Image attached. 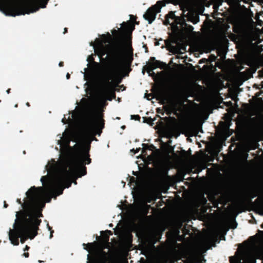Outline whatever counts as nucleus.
Wrapping results in <instances>:
<instances>
[{
  "label": "nucleus",
  "mask_w": 263,
  "mask_h": 263,
  "mask_svg": "<svg viewBox=\"0 0 263 263\" xmlns=\"http://www.w3.org/2000/svg\"><path fill=\"white\" fill-rule=\"evenodd\" d=\"M165 47H166L168 44V41L167 40H165Z\"/></svg>",
  "instance_id": "obj_49"
},
{
  "label": "nucleus",
  "mask_w": 263,
  "mask_h": 263,
  "mask_svg": "<svg viewBox=\"0 0 263 263\" xmlns=\"http://www.w3.org/2000/svg\"><path fill=\"white\" fill-rule=\"evenodd\" d=\"M160 41H163V40L162 39H160L159 40H157V39H155V42H154L155 46H159L160 45H161V48H164V45L163 44H161L160 43Z\"/></svg>",
  "instance_id": "obj_26"
},
{
  "label": "nucleus",
  "mask_w": 263,
  "mask_h": 263,
  "mask_svg": "<svg viewBox=\"0 0 263 263\" xmlns=\"http://www.w3.org/2000/svg\"><path fill=\"white\" fill-rule=\"evenodd\" d=\"M168 235H169L168 232H166L165 235V238H168L169 237Z\"/></svg>",
  "instance_id": "obj_44"
},
{
  "label": "nucleus",
  "mask_w": 263,
  "mask_h": 263,
  "mask_svg": "<svg viewBox=\"0 0 263 263\" xmlns=\"http://www.w3.org/2000/svg\"><path fill=\"white\" fill-rule=\"evenodd\" d=\"M165 138H166L167 137L166 130H167V122H168V118L167 117H165Z\"/></svg>",
  "instance_id": "obj_36"
},
{
  "label": "nucleus",
  "mask_w": 263,
  "mask_h": 263,
  "mask_svg": "<svg viewBox=\"0 0 263 263\" xmlns=\"http://www.w3.org/2000/svg\"><path fill=\"white\" fill-rule=\"evenodd\" d=\"M71 119L70 118V116L68 117V120L66 119V117H64L62 120V122L64 124H67L69 123V121H71Z\"/></svg>",
  "instance_id": "obj_32"
},
{
  "label": "nucleus",
  "mask_w": 263,
  "mask_h": 263,
  "mask_svg": "<svg viewBox=\"0 0 263 263\" xmlns=\"http://www.w3.org/2000/svg\"><path fill=\"white\" fill-rule=\"evenodd\" d=\"M168 204V200H165V230H166L168 228V222H167V206Z\"/></svg>",
  "instance_id": "obj_22"
},
{
  "label": "nucleus",
  "mask_w": 263,
  "mask_h": 263,
  "mask_svg": "<svg viewBox=\"0 0 263 263\" xmlns=\"http://www.w3.org/2000/svg\"><path fill=\"white\" fill-rule=\"evenodd\" d=\"M10 90H11V89H10V88H9V89H8L7 90V92L8 93H10Z\"/></svg>",
  "instance_id": "obj_53"
},
{
  "label": "nucleus",
  "mask_w": 263,
  "mask_h": 263,
  "mask_svg": "<svg viewBox=\"0 0 263 263\" xmlns=\"http://www.w3.org/2000/svg\"><path fill=\"white\" fill-rule=\"evenodd\" d=\"M165 114L169 115L170 112L168 110L167 103L168 101V84L167 83V73L166 70L168 68V65L165 63Z\"/></svg>",
  "instance_id": "obj_16"
},
{
  "label": "nucleus",
  "mask_w": 263,
  "mask_h": 263,
  "mask_svg": "<svg viewBox=\"0 0 263 263\" xmlns=\"http://www.w3.org/2000/svg\"><path fill=\"white\" fill-rule=\"evenodd\" d=\"M160 148H157L153 144L142 143V148L130 150L134 155L141 150L140 157L147 164H152L154 168L148 180V185L152 189H160L161 193H164V142L160 140Z\"/></svg>",
  "instance_id": "obj_2"
},
{
  "label": "nucleus",
  "mask_w": 263,
  "mask_h": 263,
  "mask_svg": "<svg viewBox=\"0 0 263 263\" xmlns=\"http://www.w3.org/2000/svg\"><path fill=\"white\" fill-rule=\"evenodd\" d=\"M23 255L25 256L26 258H28L29 256V254L28 252H25Z\"/></svg>",
  "instance_id": "obj_38"
},
{
  "label": "nucleus",
  "mask_w": 263,
  "mask_h": 263,
  "mask_svg": "<svg viewBox=\"0 0 263 263\" xmlns=\"http://www.w3.org/2000/svg\"><path fill=\"white\" fill-rule=\"evenodd\" d=\"M154 81L152 86V93H145L144 98L151 100L156 98L161 104H164V62L151 57L143 67Z\"/></svg>",
  "instance_id": "obj_4"
},
{
  "label": "nucleus",
  "mask_w": 263,
  "mask_h": 263,
  "mask_svg": "<svg viewBox=\"0 0 263 263\" xmlns=\"http://www.w3.org/2000/svg\"><path fill=\"white\" fill-rule=\"evenodd\" d=\"M161 227L162 232L164 231V207L161 209Z\"/></svg>",
  "instance_id": "obj_19"
},
{
  "label": "nucleus",
  "mask_w": 263,
  "mask_h": 263,
  "mask_svg": "<svg viewBox=\"0 0 263 263\" xmlns=\"http://www.w3.org/2000/svg\"><path fill=\"white\" fill-rule=\"evenodd\" d=\"M102 234V239L104 243H108L109 240V235L112 234V232L110 230H106L105 231L101 232Z\"/></svg>",
  "instance_id": "obj_18"
},
{
  "label": "nucleus",
  "mask_w": 263,
  "mask_h": 263,
  "mask_svg": "<svg viewBox=\"0 0 263 263\" xmlns=\"http://www.w3.org/2000/svg\"><path fill=\"white\" fill-rule=\"evenodd\" d=\"M185 91L183 89L178 88L174 90L171 93V99L173 104V111L175 115L178 114V111L180 110V107L178 105V102L182 98H186Z\"/></svg>",
  "instance_id": "obj_13"
},
{
  "label": "nucleus",
  "mask_w": 263,
  "mask_h": 263,
  "mask_svg": "<svg viewBox=\"0 0 263 263\" xmlns=\"http://www.w3.org/2000/svg\"><path fill=\"white\" fill-rule=\"evenodd\" d=\"M30 222L28 228L25 232L23 230H17V226L13 224L14 229H10L9 232V237L12 244L14 246L19 245V238H21V242L24 243L27 238L33 239L37 234V231L39 230V226L42 220L36 219Z\"/></svg>",
  "instance_id": "obj_7"
},
{
  "label": "nucleus",
  "mask_w": 263,
  "mask_h": 263,
  "mask_svg": "<svg viewBox=\"0 0 263 263\" xmlns=\"http://www.w3.org/2000/svg\"><path fill=\"white\" fill-rule=\"evenodd\" d=\"M29 249H30V247L26 245L25 246V248L24 249V251H28L29 250Z\"/></svg>",
  "instance_id": "obj_39"
},
{
  "label": "nucleus",
  "mask_w": 263,
  "mask_h": 263,
  "mask_svg": "<svg viewBox=\"0 0 263 263\" xmlns=\"http://www.w3.org/2000/svg\"><path fill=\"white\" fill-rule=\"evenodd\" d=\"M161 263H164V242H161Z\"/></svg>",
  "instance_id": "obj_24"
},
{
  "label": "nucleus",
  "mask_w": 263,
  "mask_h": 263,
  "mask_svg": "<svg viewBox=\"0 0 263 263\" xmlns=\"http://www.w3.org/2000/svg\"><path fill=\"white\" fill-rule=\"evenodd\" d=\"M240 61L242 64H246L248 66L250 65V62H248V59L247 55L245 53H242L240 55Z\"/></svg>",
  "instance_id": "obj_20"
},
{
  "label": "nucleus",
  "mask_w": 263,
  "mask_h": 263,
  "mask_svg": "<svg viewBox=\"0 0 263 263\" xmlns=\"http://www.w3.org/2000/svg\"><path fill=\"white\" fill-rule=\"evenodd\" d=\"M102 36L103 37H105V34H103V35H102Z\"/></svg>",
  "instance_id": "obj_60"
},
{
  "label": "nucleus",
  "mask_w": 263,
  "mask_h": 263,
  "mask_svg": "<svg viewBox=\"0 0 263 263\" xmlns=\"http://www.w3.org/2000/svg\"><path fill=\"white\" fill-rule=\"evenodd\" d=\"M46 168L47 170L50 171H55L57 168L56 163L48 164L46 166Z\"/></svg>",
  "instance_id": "obj_21"
},
{
  "label": "nucleus",
  "mask_w": 263,
  "mask_h": 263,
  "mask_svg": "<svg viewBox=\"0 0 263 263\" xmlns=\"http://www.w3.org/2000/svg\"><path fill=\"white\" fill-rule=\"evenodd\" d=\"M190 20L194 24H196L199 21V17L198 16H193L190 18Z\"/></svg>",
  "instance_id": "obj_25"
},
{
  "label": "nucleus",
  "mask_w": 263,
  "mask_h": 263,
  "mask_svg": "<svg viewBox=\"0 0 263 263\" xmlns=\"http://www.w3.org/2000/svg\"><path fill=\"white\" fill-rule=\"evenodd\" d=\"M130 18L133 21H136V17H134L133 15H130Z\"/></svg>",
  "instance_id": "obj_42"
},
{
  "label": "nucleus",
  "mask_w": 263,
  "mask_h": 263,
  "mask_svg": "<svg viewBox=\"0 0 263 263\" xmlns=\"http://www.w3.org/2000/svg\"><path fill=\"white\" fill-rule=\"evenodd\" d=\"M42 205H43V207L45 206V203L42 202Z\"/></svg>",
  "instance_id": "obj_56"
},
{
  "label": "nucleus",
  "mask_w": 263,
  "mask_h": 263,
  "mask_svg": "<svg viewBox=\"0 0 263 263\" xmlns=\"http://www.w3.org/2000/svg\"><path fill=\"white\" fill-rule=\"evenodd\" d=\"M118 33V30H116L115 29H114L112 31V33L113 34H115V33Z\"/></svg>",
  "instance_id": "obj_43"
},
{
  "label": "nucleus",
  "mask_w": 263,
  "mask_h": 263,
  "mask_svg": "<svg viewBox=\"0 0 263 263\" xmlns=\"http://www.w3.org/2000/svg\"><path fill=\"white\" fill-rule=\"evenodd\" d=\"M164 6V0L159 1L157 3L149 7L143 15L144 18L148 24H152L155 20L157 13L160 12L161 9Z\"/></svg>",
  "instance_id": "obj_12"
},
{
  "label": "nucleus",
  "mask_w": 263,
  "mask_h": 263,
  "mask_svg": "<svg viewBox=\"0 0 263 263\" xmlns=\"http://www.w3.org/2000/svg\"><path fill=\"white\" fill-rule=\"evenodd\" d=\"M236 226H237V223H236V224H235V227H232V228H233V229H235V228H236Z\"/></svg>",
  "instance_id": "obj_58"
},
{
  "label": "nucleus",
  "mask_w": 263,
  "mask_h": 263,
  "mask_svg": "<svg viewBox=\"0 0 263 263\" xmlns=\"http://www.w3.org/2000/svg\"><path fill=\"white\" fill-rule=\"evenodd\" d=\"M162 105H163L162 109H161L160 108H158L157 109V113L161 114L162 115H163L164 113V104H162Z\"/></svg>",
  "instance_id": "obj_31"
},
{
  "label": "nucleus",
  "mask_w": 263,
  "mask_h": 263,
  "mask_svg": "<svg viewBox=\"0 0 263 263\" xmlns=\"http://www.w3.org/2000/svg\"><path fill=\"white\" fill-rule=\"evenodd\" d=\"M117 74L115 76L111 75V73H110V76L105 78L104 83L103 85L102 89L103 92L106 95L110 97V98L108 99L109 101L112 100V99L116 98V93L115 91L116 89L115 87L112 85V82H110V80H111L112 77H116L117 76L120 75Z\"/></svg>",
  "instance_id": "obj_14"
},
{
  "label": "nucleus",
  "mask_w": 263,
  "mask_h": 263,
  "mask_svg": "<svg viewBox=\"0 0 263 263\" xmlns=\"http://www.w3.org/2000/svg\"><path fill=\"white\" fill-rule=\"evenodd\" d=\"M47 227L48 228V229L49 231H50V237L51 238L52 237V233H53V231L51 230V228L49 226L48 224H47Z\"/></svg>",
  "instance_id": "obj_37"
},
{
  "label": "nucleus",
  "mask_w": 263,
  "mask_h": 263,
  "mask_svg": "<svg viewBox=\"0 0 263 263\" xmlns=\"http://www.w3.org/2000/svg\"><path fill=\"white\" fill-rule=\"evenodd\" d=\"M260 227L261 229H263V223L260 225Z\"/></svg>",
  "instance_id": "obj_57"
},
{
  "label": "nucleus",
  "mask_w": 263,
  "mask_h": 263,
  "mask_svg": "<svg viewBox=\"0 0 263 263\" xmlns=\"http://www.w3.org/2000/svg\"><path fill=\"white\" fill-rule=\"evenodd\" d=\"M162 22H163V24L164 25V21H163Z\"/></svg>",
  "instance_id": "obj_62"
},
{
  "label": "nucleus",
  "mask_w": 263,
  "mask_h": 263,
  "mask_svg": "<svg viewBox=\"0 0 263 263\" xmlns=\"http://www.w3.org/2000/svg\"><path fill=\"white\" fill-rule=\"evenodd\" d=\"M167 240L165 239V263H168V256H167Z\"/></svg>",
  "instance_id": "obj_28"
},
{
  "label": "nucleus",
  "mask_w": 263,
  "mask_h": 263,
  "mask_svg": "<svg viewBox=\"0 0 263 263\" xmlns=\"http://www.w3.org/2000/svg\"><path fill=\"white\" fill-rule=\"evenodd\" d=\"M182 0H165V4L171 2L173 4H178L180 3Z\"/></svg>",
  "instance_id": "obj_30"
},
{
  "label": "nucleus",
  "mask_w": 263,
  "mask_h": 263,
  "mask_svg": "<svg viewBox=\"0 0 263 263\" xmlns=\"http://www.w3.org/2000/svg\"><path fill=\"white\" fill-rule=\"evenodd\" d=\"M123 26L126 29H129L132 27H133V29H134L135 26L133 24H132L130 22H127V23H123Z\"/></svg>",
  "instance_id": "obj_23"
},
{
  "label": "nucleus",
  "mask_w": 263,
  "mask_h": 263,
  "mask_svg": "<svg viewBox=\"0 0 263 263\" xmlns=\"http://www.w3.org/2000/svg\"><path fill=\"white\" fill-rule=\"evenodd\" d=\"M48 178L47 176H42L41 178V181L42 182V183L44 184L45 182L47 180Z\"/></svg>",
  "instance_id": "obj_35"
},
{
  "label": "nucleus",
  "mask_w": 263,
  "mask_h": 263,
  "mask_svg": "<svg viewBox=\"0 0 263 263\" xmlns=\"http://www.w3.org/2000/svg\"><path fill=\"white\" fill-rule=\"evenodd\" d=\"M17 106H18V105L17 104L15 105V107H17Z\"/></svg>",
  "instance_id": "obj_61"
},
{
  "label": "nucleus",
  "mask_w": 263,
  "mask_h": 263,
  "mask_svg": "<svg viewBox=\"0 0 263 263\" xmlns=\"http://www.w3.org/2000/svg\"><path fill=\"white\" fill-rule=\"evenodd\" d=\"M107 35L108 36V37H109V38H111V35L109 34V33H107Z\"/></svg>",
  "instance_id": "obj_52"
},
{
  "label": "nucleus",
  "mask_w": 263,
  "mask_h": 263,
  "mask_svg": "<svg viewBox=\"0 0 263 263\" xmlns=\"http://www.w3.org/2000/svg\"><path fill=\"white\" fill-rule=\"evenodd\" d=\"M73 183L75 184H77V181L75 180L74 181H73Z\"/></svg>",
  "instance_id": "obj_59"
},
{
  "label": "nucleus",
  "mask_w": 263,
  "mask_h": 263,
  "mask_svg": "<svg viewBox=\"0 0 263 263\" xmlns=\"http://www.w3.org/2000/svg\"><path fill=\"white\" fill-rule=\"evenodd\" d=\"M26 105L28 106V107H29L30 106V103L29 102H27Z\"/></svg>",
  "instance_id": "obj_51"
},
{
  "label": "nucleus",
  "mask_w": 263,
  "mask_h": 263,
  "mask_svg": "<svg viewBox=\"0 0 263 263\" xmlns=\"http://www.w3.org/2000/svg\"><path fill=\"white\" fill-rule=\"evenodd\" d=\"M193 29H194V27L192 26H191V25L189 26V30L190 31H193Z\"/></svg>",
  "instance_id": "obj_40"
},
{
  "label": "nucleus",
  "mask_w": 263,
  "mask_h": 263,
  "mask_svg": "<svg viewBox=\"0 0 263 263\" xmlns=\"http://www.w3.org/2000/svg\"><path fill=\"white\" fill-rule=\"evenodd\" d=\"M66 78L67 79H69L70 78V74L68 73L66 74Z\"/></svg>",
  "instance_id": "obj_48"
},
{
  "label": "nucleus",
  "mask_w": 263,
  "mask_h": 263,
  "mask_svg": "<svg viewBox=\"0 0 263 263\" xmlns=\"http://www.w3.org/2000/svg\"><path fill=\"white\" fill-rule=\"evenodd\" d=\"M163 196H161V201H162V202H163Z\"/></svg>",
  "instance_id": "obj_54"
},
{
  "label": "nucleus",
  "mask_w": 263,
  "mask_h": 263,
  "mask_svg": "<svg viewBox=\"0 0 263 263\" xmlns=\"http://www.w3.org/2000/svg\"><path fill=\"white\" fill-rule=\"evenodd\" d=\"M102 253L103 254H104V255H106V253H105V251H103L102 252Z\"/></svg>",
  "instance_id": "obj_55"
},
{
  "label": "nucleus",
  "mask_w": 263,
  "mask_h": 263,
  "mask_svg": "<svg viewBox=\"0 0 263 263\" xmlns=\"http://www.w3.org/2000/svg\"><path fill=\"white\" fill-rule=\"evenodd\" d=\"M109 226H110V227H111V226H112V224H110L109 225Z\"/></svg>",
  "instance_id": "obj_63"
},
{
  "label": "nucleus",
  "mask_w": 263,
  "mask_h": 263,
  "mask_svg": "<svg viewBox=\"0 0 263 263\" xmlns=\"http://www.w3.org/2000/svg\"><path fill=\"white\" fill-rule=\"evenodd\" d=\"M66 32H67V28H64V33H66Z\"/></svg>",
  "instance_id": "obj_47"
},
{
  "label": "nucleus",
  "mask_w": 263,
  "mask_h": 263,
  "mask_svg": "<svg viewBox=\"0 0 263 263\" xmlns=\"http://www.w3.org/2000/svg\"><path fill=\"white\" fill-rule=\"evenodd\" d=\"M43 191L42 186L36 187L33 186L26 193L27 198L24 199V202L21 201V199H17V202L23 208L16 212L14 225L17 226V231L22 230L23 232H25L30 222L43 216L41 213H36L34 210L37 206Z\"/></svg>",
  "instance_id": "obj_3"
},
{
  "label": "nucleus",
  "mask_w": 263,
  "mask_h": 263,
  "mask_svg": "<svg viewBox=\"0 0 263 263\" xmlns=\"http://www.w3.org/2000/svg\"><path fill=\"white\" fill-rule=\"evenodd\" d=\"M140 119H141V118H140V116L138 115L131 116V119L140 121Z\"/></svg>",
  "instance_id": "obj_33"
},
{
  "label": "nucleus",
  "mask_w": 263,
  "mask_h": 263,
  "mask_svg": "<svg viewBox=\"0 0 263 263\" xmlns=\"http://www.w3.org/2000/svg\"><path fill=\"white\" fill-rule=\"evenodd\" d=\"M104 122L102 117L93 114H90L85 118L83 126L85 133L90 138L89 143L93 140H98L95 136L101 135L102 129L104 128Z\"/></svg>",
  "instance_id": "obj_8"
},
{
  "label": "nucleus",
  "mask_w": 263,
  "mask_h": 263,
  "mask_svg": "<svg viewBox=\"0 0 263 263\" xmlns=\"http://www.w3.org/2000/svg\"><path fill=\"white\" fill-rule=\"evenodd\" d=\"M87 61L88 62H94V64L96 65H99L98 63L94 62V58H93V55L92 54L89 55L88 57Z\"/></svg>",
  "instance_id": "obj_27"
},
{
  "label": "nucleus",
  "mask_w": 263,
  "mask_h": 263,
  "mask_svg": "<svg viewBox=\"0 0 263 263\" xmlns=\"http://www.w3.org/2000/svg\"><path fill=\"white\" fill-rule=\"evenodd\" d=\"M176 18L174 12L171 11L165 15V26L173 24Z\"/></svg>",
  "instance_id": "obj_17"
},
{
  "label": "nucleus",
  "mask_w": 263,
  "mask_h": 263,
  "mask_svg": "<svg viewBox=\"0 0 263 263\" xmlns=\"http://www.w3.org/2000/svg\"><path fill=\"white\" fill-rule=\"evenodd\" d=\"M143 122L146 123L151 126L156 124L155 126L156 132L158 135V138L156 140L160 143L162 138H164V118H162L159 115H157L154 118L151 117H143Z\"/></svg>",
  "instance_id": "obj_11"
},
{
  "label": "nucleus",
  "mask_w": 263,
  "mask_h": 263,
  "mask_svg": "<svg viewBox=\"0 0 263 263\" xmlns=\"http://www.w3.org/2000/svg\"><path fill=\"white\" fill-rule=\"evenodd\" d=\"M59 65L60 67H63L64 66V62H60L59 64Z\"/></svg>",
  "instance_id": "obj_41"
},
{
  "label": "nucleus",
  "mask_w": 263,
  "mask_h": 263,
  "mask_svg": "<svg viewBox=\"0 0 263 263\" xmlns=\"http://www.w3.org/2000/svg\"><path fill=\"white\" fill-rule=\"evenodd\" d=\"M84 248L85 250H87L89 252H90V249H88L86 247L88 246L89 247H90L91 248H92L93 247V243H88L87 245L85 243H83Z\"/></svg>",
  "instance_id": "obj_29"
},
{
  "label": "nucleus",
  "mask_w": 263,
  "mask_h": 263,
  "mask_svg": "<svg viewBox=\"0 0 263 263\" xmlns=\"http://www.w3.org/2000/svg\"><path fill=\"white\" fill-rule=\"evenodd\" d=\"M258 233L261 234H263V231L258 230Z\"/></svg>",
  "instance_id": "obj_50"
},
{
  "label": "nucleus",
  "mask_w": 263,
  "mask_h": 263,
  "mask_svg": "<svg viewBox=\"0 0 263 263\" xmlns=\"http://www.w3.org/2000/svg\"><path fill=\"white\" fill-rule=\"evenodd\" d=\"M257 188L253 185H249L243 193L241 198L243 200L250 201L252 198L258 196Z\"/></svg>",
  "instance_id": "obj_15"
},
{
  "label": "nucleus",
  "mask_w": 263,
  "mask_h": 263,
  "mask_svg": "<svg viewBox=\"0 0 263 263\" xmlns=\"http://www.w3.org/2000/svg\"><path fill=\"white\" fill-rule=\"evenodd\" d=\"M4 208H6L8 206V204L6 203V202H4Z\"/></svg>",
  "instance_id": "obj_45"
},
{
  "label": "nucleus",
  "mask_w": 263,
  "mask_h": 263,
  "mask_svg": "<svg viewBox=\"0 0 263 263\" xmlns=\"http://www.w3.org/2000/svg\"><path fill=\"white\" fill-rule=\"evenodd\" d=\"M90 258H91V256H90V254H88L87 255V259H88V260H90Z\"/></svg>",
  "instance_id": "obj_46"
},
{
  "label": "nucleus",
  "mask_w": 263,
  "mask_h": 263,
  "mask_svg": "<svg viewBox=\"0 0 263 263\" xmlns=\"http://www.w3.org/2000/svg\"><path fill=\"white\" fill-rule=\"evenodd\" d=\"M68 163H62L60 166L54 181L49 184L48 187L50 190L55 188L57 196L62 194L64 188H68L71 185L70 179L75 177L74 174L78 172V168L76 166L70 169H68Z\"/></svg>",
  "instance_id": "obj_5"
},
{
  "label": "nucleus",
  "mask_w": 263,
  "mask_h": 263,
  "mask_svg": "<svg viewBox=\"0 0 263 263\" xmlns=\"http://www.w3.org/2000/svg\"><path fill=\"white\" fill-rule=\"evenodd\" d=\"M90 146V145L89 146ZM90 147L87 151L78 154L74 158V163L70 166L69 165L68 169L76 166L78 168V172L74 174V176L77 177H81L85 175L87 173L86 167L85 164H89L91 162V159L89 158V151Z\"/></svg>",
  "instance_id": "obj_10"
},
{
  "label": "nucleus",
  "mask_w": 263,
  "mask_h": 263,
  "mask_svg": "<svg viewBox=\"0 0 263 263\" xmlns=\"http://www.w3.org/2000/svg\"><path fill=\"white\" fill-rule=\"evenodd\" d=\"M96 43L91 42L90 46H93L95 53L102 60L103 57L107 54L108 61L111 66L110 73L115 76L127 72L126 76L131 71L130 66L133 61V49L130 55L125 57V47L124 43L120 39H118L116 42L104 45L103 43H108L106 40L104 41L97 39Z\"/></svg>",
  "instance_id": "obj_1"
},
{
  "label": "nucleus",
  "mask_w": 263,
  "mask_h": 263,
  "mask_svg": "<svg viewBox=\"0 0 263 263\" xmlns=\"http://www.w3.org/2000/svg\"><path fill=\"white\" fill-rule=\"evenodd\" d=\"M47 3L48 2L46 0H39L40 6H39L38 4L33 1H29L19 5L6 7L4 13L7 15L12 16L29 14L38 11L40 7L45 8Z\"/></svg>",
  "instance_id": "obj_9"
},
{
  "label": "nucleus",
  "mask_w": 263,
  "mask_h": 263,
  "mask_svg": "<svg viewBox=\"0 0 263 263\" xmlns=\"http://www.w3.org/2000/svg\"><path fill=\"white\" fill-rule=\"evenodd\" d=\"M171 141L165 142V194L167 193L169 186L167 184L168 168L167 164H191V152L182 150L181 152H175L174 147L170 146Z\"/></svg>",
  "instance_id": "obj_6"
},
{
  "label": "nucleus",
  "mask_w": 263,
  "mask_h": 263,
  "mask_svg": "<svg viewBox=\"0 0 263 263\" xmlns=\"http://www.w3.org/2000/svg\"><path fill=\"white\" fill-rule=\"evenodd\" d=\"M46 1L48 2L49 0H46Z\"/></svg>",
  "instance_id": "obj_64"
},
{
  "label": "nucleus",
  "mask_w": 263,
  "mask_h": 263,
  "mask_svg": "<svg viewBox=\"0 0 263 263\" xmlns=\"http://www.w3.org/2000/svg\"><path fill=\"white\" fill-rule=\"evenodd\" d=\"M182 224L181 223H179L178 228L175 230V235H179V232H179V229L181 228V227H182Z\"/></svg>",
  "instance_id": "obj_34"
}]
</instances>
